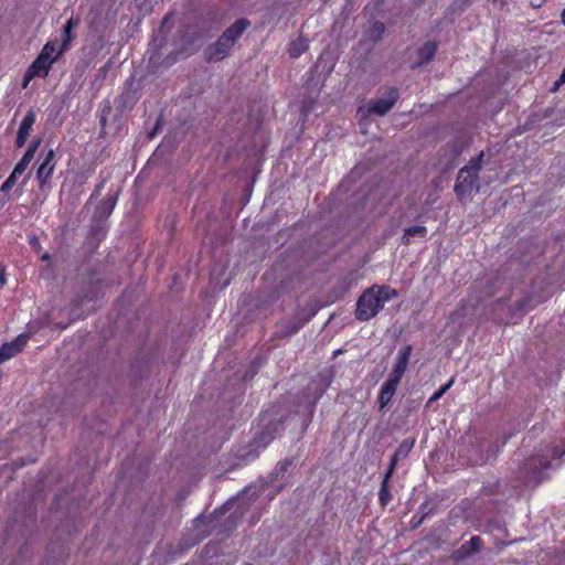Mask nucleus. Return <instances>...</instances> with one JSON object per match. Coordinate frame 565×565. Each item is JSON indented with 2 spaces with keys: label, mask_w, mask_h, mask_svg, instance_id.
<instances>
[{
  "label": "nucleus",
  "mask_w": 565,
  "mask_h": 565,
  "mask_svg": "<svg viewBox=\"0 0 565 565\" xmlns=\"http://www.w3.org/2000/svg\"><path fill=\"white\" fill-rule=\"evenodd\" d=\"M397 290L386 285H373L366 289L356 303L355 317L360 321H367L375 317L384 305L397 297Z\"/></svg>",
  "instance_id": "1"
},
{
  "label": "nucleus",
  "mask_w": 565,
  "mask_h": 565,
  "mask_svg": "<svg viewBox=\"0 0 565 565\" xmlns=\"http://www.w3.org/2000/svg\"><path fill=\"white\" fill-rule=\"evenodd\" d=\"M413 351L412 345H405L402 348L396 356V363L388 376V379L382 385L379 394V404L381 408H384L394 396L397 385L399 384L404 373L407 370L409 358Z\"/></svg>",
  "instance_id": "2"
},
{
  "label": "nucleus",
  "mask_w": 565,
  "mask_h": 565,
  "mask_svg": "<svg viewBox=\"0 0 565 565\" xmlns=\"http://www.w3.org/2000/svg\"><path fill=\"white\" fill-rule=\"evenodd\" d=\"M483 156V151H481L476 158H472L467 166L459 170L455 192L460 200L471 194L472 191L479 190L478 173L481 169Z\"/></svg>",
  "instance_id": "3"
},
{
  "label": "nucleus",
  "mask_w": 565,
  "mask_h": 565,
  "mask_svg": "<svg viewBox=\"0 0 565 565\" xmlns=\"http://www.w3.org/2000/svg\"><path fill=\"white\" fill-rule=\"evenodd\" d=\"M562 454L556 448H546L542 452L526 459L523 465L524 480L534 486L539 484L544 479L543 470L551 466L550 458L561 457Z\"/></svg>",
  "instance_id": "4"
},
{
  "label": "nucleus",
  "mask_w": 565,
  "mask_h": 565,
  "mask_svg": "<svg viewBox=\"0 0 565 565\" xmlns=\"http://www.w3.org/2000/svg\"><path fill=\"white\" fill-rule=\"evenodd\" d=\"M398 99V92L395 88H390L386 96L379 98L369 104L366 113L370 115L384 116L386 115Z\"/></svg>",
  "instance_id": "5"
},
{
  "label": "nucleus",
  "mask_w": 565,
  "mask_h": 565,
  "mask_svg": "<svg viewBox=\"0 0 565 565\" xmlns=\"http://www.w3.org/2000/svg\"><path fill=\"white\" fill-rule=\"evenodd\" d=\"M232 47L228 40L221 35L215 43L205 49V57L209 62L222 61L230 54Z\"/></svg>",
  "instance_id": "6"
},
{
  "label": "nucleus",
  "mask_w": 565,
  "mask_h": 565,
  "mask_svg": "<svg viewBox=\"0 0 565 565\" xmlns=\"http://www.w3.org/2000/svg\"><path fill=\"white\" fill-rule=\"evenodd\" d=\"M28 337L20 334L17 339L11 342H7L0 347V363L17 355L25 347Z\"/></svg>",
  "instance_id": "7"
},
{
  "label": "nucleus",
  "mask_w": 565,
  "mask_h": 565,
  "mask_svg": "<svg viewBox=\"0 0 565 565\" xmlns=\"http://www.w3.org/2000/svg\"><path fill=\"white\" fill-rule=\"evenodd\" d=\"M54 159H55V152H54V150L51 149L46 153L45 159L40 164V167L36 171V179L39 180L41 188L47 182V180L50 179L51 174L54 171V168H55Z\"/></svg>",
  "instance_id": "8"
},
{
  "label": "nucleus",
  "mask_w": 565,
  "mask_h": 565,
  "mask_svg": "<svg viewBox=\"0 0 565 565\" xmlns=\"http://www.w3.org/2000/svg\"><path fill=\"white\" fill-rule=\"evenodd\" d=\"M250 25V22L243 18L235 21L231 26H228L222 35L228 40V43L234 46L236 41L241 38V35L247 30Z\"/></svg>",
  "instance_id": "9"
},
{
  "label": "nucleus",
  "mask_w": 565,
  "mask_h": 565,
  "mask_svg": "<svg viewBox=\"0 0 565 565\" xmlns=\"http://www.w3.org/2000/svg\"><path fill=\"white\" fill-rule=\"evenodd\" d=\"M414 443H415L414 439H405L399 444L398 448L396 449V451L394 452V455L391 458V462H390L388 469L386 471V477H392V475L394 473L396 463L398 462V460L404 459L408 456V454L411 452V450L414 446Z\"/></svg>",
  "instance_id": "10"
},
{
  "label": "nucleus",
  "mask_w": 565,
  "mask_h": 565,
  "mask_svg": "<svg viewBox=\"0 0 565 565\" xmlns=\"http://www.w3.org/2000/svg\"><path fill=\"white\" fill-rule=\"evenodd\" d=\"M481 546V539L479 536H472L467 543H463L452 554L455 559H463L470 555L477 553Z\"/></svg>",
  "instance_id": "11"
},
{
  "label": "nucleus",
  "mask_w": 565,
  "mask_h": 565,
  "mask_svg": "<svg viewBox=\"0 0 565 565\" xmlns=\"http://www.w3.org/2000/svg\"><path fill=\"white\" fill-rule=\"evenodd\" d=\"M35 121V116L33 111H29L20 124L18 136H17V145L18 147H22L31 131V128Z\"/></svg>",
  "instance_id": "12"
},
{
  "label": "nucleus",
  "mask_w": 565,
  "mask_h": 565,
  "mask_svg": "<svg viewBox=\"0 0 565 565\" xmlns=\"http://www.w3.org/2000/svg\"><path fill=\"white\" fill-rule=\"evenodd\" d=\"M51 66L52 63L50 61H46L44 57L39 55L29 66V76L45 77L51 70Z\"/></svg>",
  "instance_id": "13"
},
{
  "label": "nucleus",
  "mask_w": 565,
  "mask_h": 565,
  "mask_svg": "<svg viewBox=\"0 0 565 565\" xmlns=\"http://www.w3.org/2000/svg\"><path fill=\"white\" fill-rule=\"evenodd\" d=\"M117 202V195L111 194L105 198L97 206L96 213L99 217H107L110 215Z\"/></svg>",
  "instance_id": "14"
},
{
  "label": "nucleus",
  "mask_w": 565,
  "mask_h": 565,
  "mask_svg": "<svg viewBox=\"0 0 565 565\" xmlns=\"http://www.w3.org/2000/svg\"><path fill=\"white\" fill-rule=\"evenodd\" d=\"M436 51H437V44L435 42H430V41L426 42L418 50V56H419L418 65L428 63L434 57Z\"/></svg>",
  "instance_id": "15"
},
{
  "label": "nucleus",
  "mask_w": 565,
  "mask_h": 565,
  "mask_svg": "<svg viewBox=\"0 0 565 565\" xmlns=\"http://www.w3.org/2000/svg\"><path fill=\"white\" fill-rule=\"evenodd\" d=\"M38 145H39V141L35 142L34 145L30 146L29 149L25 151L22 159L14 167L17 173H23L26 170L28 166L30 164L31 160L34 157Z\"/></svg>",
  "instance_id": "16"
},
{
  "label": "nucleus",
  "mask_w": 565,
  "mask_h": 565,
  "mask_svg": "<svg viewBox=\"0 0 565 565\" xmlns=\"http://www.w3.org/2000/svg\"><path fill=\"white\" fill-rule=\"evenodd\" d=\"M62 52L61 50L56 52V44L54 42H47L39 55L53 64Z\"/></svg>",
  "instance_id": "17"
},
{
  "label": "nucleus",
  "mask_w": 565,
  "mask_h": 565,
  "mask_svg": "<svg viewBox=\"0 0 565 565\" xmlns=\"http://www.w3.org/2000/svg\"><path fill=\"white\" fill-rule=\"evenodd\" d=\"M77 25H78L77 19L71 18L66 22L64 30H63V44H62L61 51H64L68 46L70 42L72 41V39L74 36L72 33V30H73V28H75Z\"/></svg>",
  "instance_id": "18"
},
{
  "label": "nucleus",
  "mask_w": 565,
  "mask_h": 565,
  "mask_svg": "<svg viewBox=\"0 0 565 565\" xmlns=\"http://www.w3.org/2000/svg\"><path fill=\"white\" fill-rule=\"evenodd\" d=\"M426 234V227L425 226H420V225H417V226H411V227H407L404 230V235L402 237V242L403 244L405 245H408L411 243V237L413 236H425Z\"/></svg>",
  "instance_id": "19"
},
{
  "label": "nucleus",
  "mask_w": 565,
  "mask_h": 565,
  "mask_svg": "<svg viewBox=\"0 0 565 565\" xmlns=\"http://www.w3.org/2000/svg\"><path fill=\"white\" fill-rule=\"evenodd\" d=\"M384 33L385 25L383 22L380 21L374 22L367 31L369 39L373 42H379L380 40H382Z\"/></svg>",
  "instance_id": "20"
},
{
  "label": "nucleus",
  "mask_w": 565,
  "mask_h": 565,
  "mask_svg": "<svg viewBox=\"0 0 565 565\" xmlns=\"http://www.w3.org/2000/svg\"><path fill=\"white\" fill-rule=\"evenodd\" d=\"M308 49V43L303 39L294 41L289 46V54L291 57H298Z\"/></svg>",
  "instance_id": "21"
},
{
  "label": "nucleus",
  "mask_w": 565,
  "mask_h": 565,
  "mask_svg": "<svg viewBox=\"0 0 565 565\" xmlns=\"http://www.w3.org/2000/svg\"><path fill=\"white\" fill-rule=\"evenodd\" d=\"M390 478L391 477H386V475H385L384 479L382 481V486H381V490H380V502L382 505H386L387 502L391 500V494L388 492V487H387Z\"/></svg>",
  "instance_id": "22"
},
{
  "label": "nucleus",
  "mask_w": 565,
  "mask_h": 565,
  "mask_svg": "<svg viewBox=\"0 0 565 565\" xmlns=\"http://www.w3.org/2000/svg\"><path fill=\"white\" fill-rule=\"evenodd\" d=\"M22 173H17L15 169H13L12 173L9 175V178L4 181V183L1 185V190L3 192L9 191L17 182V179Z\"/></svg>",
  "instance_id": "23"
},
{
  "label": "nucleus",
  "mask_w": 565,
  "mask_h": 565,
  "mask_svg": "<svg viewBox=\"0 0 565 565\" xmlns=\"http://www.w3.org/2000/svg\"><path fill=\"white\" fill-rule=\"evenodd\" d=\"M452 383H454V380H450L447 384H445L437 392H435L434 395L429 398L428 404H431V403L438 401L447 392V390L452 385Z\"/></svg>",
  "instance_id": "24"
},
{
  "label": "nucleus",
  "mask_w": 565,
  "mask_h": 565,
  "mask_svg": "<svg viewBox=\"0 0 565 565\" xmlns=\"http://www.w3.org/2000/svg\"><path fill=\"white\" fill-rule=\"evenodd\" d=\"M563 84H565V68L563 70L559 78L554 83L553 92H556Z\"/></svg>",
  "instance_id": "25"
},
{
  "label": "nucleus",
  "mask_w": 565,
  "mask_h": 565,
  "mask_svg": "<svg viewBox=\"0 0 565 565\" xmlns=\"http://www.w3.org/2000/svg\"><path fill=\"white\" fill-rule=\"evenodd\" d=\"M35 76H29V70L25 72L24 78H23V88L28 86L31 79H33Z\"/></svg>",
  "instance_id": "26"
},
{
  "label": "nucleus",
  "mask_w": 565,
  "mask_h": 565,
  "mask_svg": "<svg viewBox=\"0 0 565 565\" xmlns=\"http://www.w3.org/2000/svg\"><path fill=\"white\" fill-rule=\"evenodd\" d=\"M4 284H6L4 274L0 273V285H4Z\"/></svg>",
  "instance_id": "27"
},
{
  "label": "nucleus",
  "mask_w": 565,
  "mask_h": 565,
  "mask_svg": "<svg viewBox=\"0 0 565 565\" xmlns=\"http://www.w3.org/2000/svg\"><path fill=\"white\" fill-rule=\"evenodd\" d=\"M561 18H562V23L565 25V9L563 10Z\"/></svg>",
  "instance_id": "28"
},
{
  "label": "nucleus",
  "mask_w": 565,
  "mask_h": 565,
  "mask_svg": "<svg viewBox=\"0 0 565 565\" xmlns=\"http://www.w3.org/2000/svg\"><path fill=\"white\" fill-rule=\"evenodd\" d=\"M49 259H50V255H49V254H44V255L42 256V260H49Z\"/></svg>",
  "instance_id": "29"
}]
</instances>
